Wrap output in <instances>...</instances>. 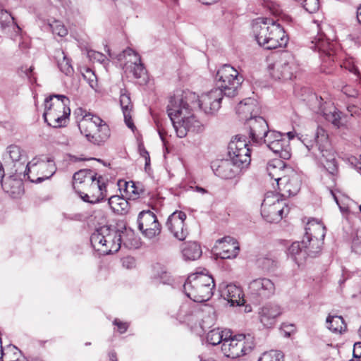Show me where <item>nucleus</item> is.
Instances as JSON below:
<instances>
[{
    "label": "nucleus",
    "mask_w": 361,
    "mask_h": 361,
    "mask_svg": "<svg viewBox=\"0 0 361 361\" xmlns=\"http://www.w3.org/2000/svg\"><path fill=\"white\" fill-rule=\"evenodd\" d=\"M11 25H16L18 29H20V27L14 22V18L12 16V15L6 10L0 9V26L3 29H5L6 27H9Z\"/></svg>",
    "instance_id": "nucleus-43"
},
{
    "label": "nucleus",
    "mask_w": 361,
    "mask_h": 361,
    "mask_svg": "<svg viewBox=\"0 0 361 361\" xmlns=\"http://www.w3.org/2000/svg\"><path fill=\"white\" fill-rule=\"evenodd\" d=\"M335 46L336 43L329 42L322 33H318L310 42V49L319 53L322 60L321 70L326 74L331 73L328 66H331L335 61Z\"/></svg>",
    "instance_id": "nucleus-11"
},
{
    "label": "nucleus",
    "mask_w": 361,
    "mask_h": 361,
    "mask_svg": "<svg viewBox=\"0 0 361 361\" xmlns=\"http://www.w3.org/2000/svg\"><path fill=\"white\" fill-rule=\"evenodd\" d=\"M263 269L267 270L271 269L274 267L276 266L275 262L269 258H264L262 262Z\"/></svg>",
    "instance_id": "nucleus-57"
},
{
    "label": "nucleus",
    "mask_w": 361,
    "mask_h": 361,
    "mask_svg": "<svg viewBox=\"0 0 361 361\" xmlns=\"http://www.w3.org/2000/svg\"><path fill=\"white\" fill-rule=\"evenodd\" d=\"M167 277V273L166 271H161V274H154V279L159 281L161 283H166V278Z\"/></svg>",
    "instance_id": "nucleus-59"
},
{
    "label": "nucleus",
    "mask_w": 361,
    "mask_h": 361,
    "mask_svg": "<svg viewBox=\"0 0 361 361\" xmlns=\"http://www.w3.org/2000/svg\"><path fill=\"white\" fill-rule=\"evenodd\" d=\"M80 198L85 202L96 204L106 197V186L101 176H96L82 190L77 191Z\"/></svg>",
    "instance_id": "nucleus-16"
},
{
    "label": "nucleus",
    "mask_w": 361,
    "mask_h": 361,
    "mask_svg": "<svg viewBox=\"0 0 361 361\" xmlns=\"http://www.w3.org/2000/svg\"><path fill=\"white\" fill-rule=\"evenodd\" d=\"M109 204L115 213L120 214L127 213L129 209L128 202L119 195L111 196L109 199Z\"/></svg>",
    "instance_id": "nucleus-38"
},
{
    "label": "nucleus",
    "mask_w": 361,
    "mask_h": 361,
    "mask_svg": "<svg viewBox=\"0 0 361 361\" xmlns=\"http://www.w3.org/2000/svg\"><path fill=\"white\" fill-rule=\"evenodd\" d=\"M220 246L219 255L222 259L235 258L239 252L240 247L238 242L230 236L225 237L217 241Z\"/></svg>",
    "instance_id": "nucleus-29"
},
{
    "label": "nucleus",
    "mask_w": 361,
    "mask_h": 361,
    "mask_svg": "<svg viewBox=\"0 0 361 361\" xmlns=\"http://www.w3.org/2000/svg\"><path fill=\"white\" fill-rule=\"evenodd\" d=\"M343 66L345 67V68L348 69L350 72L356 75L361 81V73H360L358 68L355 66L350 64L349 62H348L344 63ZM341 67L342 68L343 65H341Z\"/></svg>",
    "instance_id": "nucleus-52"
},
{
    "label": "nucleus",
    "mask_w": 361,
    "mask_h": 361,
    "mask_svg": "<svg viewBox=\"0 0 361 361\" xmlns=\"http://www.w3.org/2000/svg\"><path fill=\"white\" fill-rule=\"evenodd\" d=\"M325 234L326 228L321 221L311 219L307 222L302 245L308 248L310 257H315L320 252Z\"/></svg>",
    "instance_id": "nucleus-10"
},
{
    "label": "nucleus",
    "mask_w": 361,
    "mask_h": 361,
    "mask_svg": "<svg viewBox=\"0 0 361 361\" xmlns=\"http://www.w3.org/2000/svg\"><path fill=\"white\" fill-rule=\"evenodd\" d=\"M347 110L352 116H360L361 114V109L354 104L348 105Z\"/></svg>",
    "instance_id": "nucleus-54"
},
{
    "label": "nucleus",
    "mask_w": 361,
    "mask_h": 361,
    "mask_svg": "<svg viewBox=\"0 0 361 361\" xmlns=\"http://www.w3.org/2000/svg\"><path fill=\"white\" fill-rule=\"evenodd\" d=\"M200 361H216L212 357H206L203 355L200 356Z\"/></svg>",
    "instance_id": "nucleus-64"
},
{
    "label": "nucleus",
    "mask_w": 361,
    "mask_h": 361,
    "mask_svg": "<svg viewBox=\"0 0 361 361\" xmlns=\"http://www.w3.org/2000/svg\"><path fill=\"white\" fill-rule=\"evenodd\" d=\"M298 69L295 58L290 54L283 56L280 60L269 66L271 76L275 80H291Z\"/></svg>",
    "instance_id": "nucleus-14"
},
{
    "label": "nucleus",
    "mask_w": 361,
    "mask_h": 361,
    "mask_svg": "<svg viewBox=\"0 0 361 361\" xmlns=\"http://www.w3.org/2000/svg\"><path fill=\"white\" fill-rule=\"evenodd\" d=\"M231 336V331L229 329H222L216 328L209 331L207 334V341L212 345H216L224 343L225 338H228Z\"/></svg>",
    "instance_id": "nucleus-35"
},
{
    "label": "nucleus",
    "mask_w": 361,
    "mask_h": 361,
    "mask_svg": "<svg viewBox=\"0 0 361 361\" xmlns=\"http://www.w3.org/2000/svg\"><path fill=\"white\" fill-rule=\"evenodd\" d=\"M6 152L13 163V168L15 171L16 169H18L19 164H23L24 165H26L27 163L26 160V156L20 147L15 145H11L7 147Z\"/></svg>",
    "instance_id": "nucleus-36"
},
{
    "label": "nucleus",
    "mask_w": 361,
    "mask_h": 361,
    "mask_svg": "<svg viewBox=\"0 0 361 361\" xmlns=\"http://www.w3.org/2000/svg\"><path fill=\"white\" fill-rule=\"evenodd\" d=\"M53 34L60 37H64L68 34V30L64 25L59 20H54L49 24Z\"/></svg>",
    "instance_id": "nucleus-45"
},
{
    "label": "nucleus",
    "mask_w": 361,
    "mask_h": 361,
    "mask_svg": "<svg viewBox=\"0 0 361 361\" xmlns=\"http://www.w3.org/2000/svg\"><path fill=\"white\" fill-rule=\"evenodd\" d=\"M122 233L115 227L101 226L91 235L90 242L92 247L103 255L115 253L121 248Z\"/></svg>",
    "instance_id": "nucleus-7"
},
{
    "label": "nucleus",
    "mask_w": 361,
    "mask_h": 361,
    "mask_svg": "<svg viewBox=\"0 0 361 361\" xmlns=\"http://www.w3.org/2000/svg\"><path fill=\"white\" fill-rule=\"evenodd\" d=\"M135 261L132 257H126L122 259V265L126 269H131L135 267Z\"/></svg>",
    "instance_id": "nucleus-51"
},
{
    "label": "nucleus",
    "mask_w": 361,
    "mask_h": 361,
    "mask_svg": "<svg viewBox=\"0 0 361 361\" xmlns=\"http://www.w3.org/2000/svg\"><path fill=\"white\" fill-rule=\"evenodd\" d=\"M221 296L231 306H240L244 303L241 288L234 284H228L223 288L221 290Z\"/></svg>",
    "instance_id": "nucleus-28"
},
{
    "label": "nucleus",
    "mask_w": 361,
    "mask_h": 361,
    "mask_svg": "<svg viewBox=\"0 0 361 361\" xmlns=\"http://www.w3.org/2000/svg\"><path fill=\"white\" fill-rule=\"evenodd\" d=\"M120 105L123 114L124 121L126 126L131 130L135 128L131 117V111L133 109V104L130 97V94L127 93L126 90H121L120 94Z\"/></svg>",
    "instance_id": "nucleus-32"
},
{
    "label": "nucleus",
    "mask_w": 361,
    "mask_h": 361,
    "mask_svg": "<svg viewBox=\"0 0 361 361\" xmlns=\"http://www.w3.org/2000/svg\"><path fill=\"white\" fill-rule=\"evenodd\" d=\"M273 19L258 18L252 24V31L258 44L267 49L270 27Z\"/></svg>",
    "instance_id": "nucleus-23"
},
{
    "label": "nucleus",
    "mask_w": 361,
    "mask_h": 361,
    "mask_svg": "<svg viewBox=\"0 0 361 361\" xmlns=\"http://www.w3.org/2000/svg\"><path fill=\"white\" fill-rule=\"evenodd\" d=\"M212 169L216 176L223 179H231L243 169L231 159L217 160L212 164Z\"/></svg>",
    "instance_id": "nucleus-24"
},
{
    "label": "nucleus",
    "mask_w": 361,
    "mask_h": 361,
    "mask_svg": "<svg viewBox=\"0 0 361 361\" xmlns=\"http://www.w3.org/2000/svg\"><path fill=\"white\" fill-rule=\"evenodd\" d=\"M215 287L212 276L194 273L188 276L183 285L185 294L196 302L207 301L213 295Z\"/></svg>",
    "instance_id": "nucleus-5"
},
{
    "label": "nucleus",
    "mask_w": 361,
    "mask_h": 361,
    "mask_svg": "<svg viewBox=\"0 0 361 361\" xmlns=\"http://www.w3.org/2000/svg\"><path fill=\"white\" fill-rule=\"evenodd\" d=\"M125 185V190L126 191L127 193L135 195H137L138 194L137 191L136 190V187L133 182H126Z\"/></svg>",
    "instance_id": "nucleus-55"
},
{
    "label": "nucleus",
    "mask_w": 361,
    "mask_h": 361,
    "mask_svg": "<svg viewBox=\"0 0 361 361\" xmlns=\"http://www.w3.org/2000/svg\"><path fill=\"white\" fill-rule=\"evenodd\" d=\"M114 324L118 327V329L121 334L125 333L128 328V324L126 322H122L118 319H116L114 321Z\"/></svg>",
    "instance_id": "nucleus-53"
},
{
    "label": "nucleus",
    "mask_w": 361,
    "mask_h": 361,
    "mask_svg": "<svg viewBox=\"0 0 361 361\" xmlns=\"http://www.w3.org/2000/svg\"><path fill=\"white\" fill-rule=\"evenodd\" d=\"M83 77L92 88L94 89L97 86V77L92 70L87 69L85 73H83Z\"/></svg>",
    "instance_id": "nucleus-47"
},
{
    "label": "nucleus",
    "mask_w": 361,
    "mask_h": 361,
    "mask_svg": "<svg viewBox=\"0 0 361 361\" xmlns=\"http://www.w3.org/2000/svg\"><path fill=\"white\" fill-rule=\"evenodd\" d=\"M264 6L267 7L270 11V13L274 16H278L281 12L279 6L274 2L269 1H266L264 3Z\"/></svg>",
    "instance_id": "nucleus-49"
},
{
    "label": "nucleus",
    "mask_w": 361,
    "mask_h": 361,
    "mask_svg": "<svg viewBox=\"0 0 361 361\" xmlns=\"http://www.w3.org/2000/svg\"><path fill=\"white\" fill-rule=\"evenodd\" d=\"M327 328L335 333H341L345 331L346 325L341 316H329L326 318Z\"/></svg>",
    "instance_id": "nucleus-41"
},
{
    "label": "nucleus",
    "mask_w": 361,
    "mask_h": 361,
    "mask_svg": "<svg viewBox=\"0 0 361 361\" xmlns=\"http://www.w3.org/2000/svg\"><path fill=\"white\" fill-rule=\"evenodd\" d=\"M281 182L277 185L283 197L295 195L300 190L302 179L300 175L293 169L286 170V176L279 178Z\"/></svg>",
    "instance_id": "nucleus-19"
},
{
    "label": "nucleus",
    "mask_w": 361,
    "mask_h": 361,
    "mask_svg": "<svg viewBox=\"0 0 361 361\" xmlns=\"http://www.w3.org/2000/svg\"><path fill=\"white\" fill-rule=\"evenodd\" d=\"M56 172L54 161L42 156L35 157L26 165L19 164L16 169V174L23 175L33 183H41L50 178Z\"/></svg>",
    "instance_id": "nucleus-6"
},
{
    "label": "nucleus",
    "mask_w": 361,
    "mask_h": 361,
    "mask_svg": "<svg viewBox=\"0 0 361 361\" xmlns=\"http://www.w3.org/2000/svg\"><path fill=\"white\" fill-rule=\"evenodd\" d=\"M228 157L241 169H246L251 161L250 149L242 136L236 135L228 147Z\"/></svg>",
    "instance_id": "nucleus-13"
},
{
    "label": "nucleus",
    "mask_w": 361,
    "mask_h": 361,
    "mask_svg": "<svg viewBox=\"0 0 361 361\" xmlns=\"http://www.w3.org/2000/svg\"><path fill=\"white\" fill-rule=\"evenodd\" d=\"M218 87L202 94L199 106L207 114H216L221 107L223 97H234L238 93L243 77L229 64L223 65L216 74Z\"/></svg>",
    "instance_id": "nucleus-1"
},
{
    "label": "nucleus",
    "mask_w": 361,
    "mask_h": 361,
    "mask_svg": "<svg viewBox=\"0 0 361 361\" xmlns=\"http://www.w3.org/2000/svg\"><path fill=\"white\" fill-rule=\"evenodd\" d=\"M137 224L140 231L149 238L155 237L161 232L157 216L149 210H144L139 214Z\"/></svg>",
    "instance_id": "nucleus-20"
},
{
    "label": "nucleus",
    "mask_w": 361,
    "mask_h": 361,
    "mask_svg": "<svg viewBox=\"0 0 361 361\" xmlns=\"http://www.w3.org/2000/svg\"><path fill=\"white\" fill-rule=\"evenodd\" d=\"M269 32L270 35H269L267 49H274L286 45L288 42L287 36L283 28L277 20L273 19Z\"/></svg>",
    "instance_id": "nucleus-27"
},
{
    "label": "nucleus",
    "mask_w": 361,
    "mask_h": 361,
    "mask_svg": "<svg viewBox=\"0 0 361 361\" xmlns=\"http://www.w3.org/2000/svg\"><path fill=\"white\" fill-rule=\"evenodd\" d=\"M69 99L63 94H51L44 100V121L53 128L65 126L68 120L71 109Z\"/></svg>",
    "instance_id": "nucleus-4"
},
{
    "label": "nucleus",
    "mask_w": 361,
    "mask_h": 361,
    "mask_svg": "<svg viewBox=\"0 0 361 361\" xmlns=\"http://www.w3.org/2000/svg\"><path fill=\"white\" fill-rule=\"evenodd\" d=\"M289 212L286 203L277 196L267 194L262 204V215L270 223L278 222Z\"/></svg>",
    "instance_id": "nucleus-12"
},
{
    "label": "nucleus",
    "mask_w": 361,
    "mask_h": 361,
    "mask_svg": "<svg viewBox=\"0 0 361 361\" xmlns=\"http://www.w3.org/2000/svg\"><path fill=\"white\" fill-rule=\"evenodd\" d=\"M259 111L257 102L252 98H246L239 102L236 107V113L243 120L248 121L250 117H255L254 114Z\"/></svg>",
    "instance_id": "nucleus-30"
},
{
    "label": "nucleus",
    "mask_w": 361,
    "mask_h": 361,
    "mask_svg": "<svg viewBox=\"0 0 361 361\" xmlns=\"http://www.w3.org/2000/svg\"><path fill=\"white\" fill-rule=\"evenodd\" d=\"M126 59L123 68L126 73H132L137 79L142 78L145 80L147 71L141 62L140 56L132 49H125L121 54H119L118 59L122 61Z\"/></svg>",
    "instance_id": "nucleus-18"
},
{
    "label": "nucleus",
    "mask_w": 361,
    "mask_h": 361,
    "mask_svg": "<svg viewBox=\"0 0 361 361\" xmlns=\"http://www.w3.org/2000/svg\"><path fill=\"white\" fill-rule=\"evenodd\" d=\"M80 133L94 145H101L110 137L108 125L99 116L86 114L78 123Z\"/></svg>",
    "instance_id": "nucleus-8"
},
{
    "label": "nucleus",
    "mask_w": 361,
    "mask_h": 361,
    "mask_svg": "<svg viewBox=\"0 0 361 361\" xmlns=\"http://www.w3.org/2000/svg\"><path fill=\"white\" fill-rule=\"evenodd\" d=\"M5 176L4 169L2 166L1 163L0 162V182H1L2 179Z\"/></svg>",
    "instance_id": "nucleus-62"
},
{
    "label": "nucleus",
    "mask_w": 361,
    "mask_h": 361,
    "mask_svg": "<svg viewBox=\"0 0 361 361\" xmlns=\"http://www.w3.org/2000/svg\"><path fill=\"white\" fill-rule=\"evenodd\" d=\"M254 338L250 334H238L224 339L221 345L224 355L232 359L250 353L255 347Z\"/></svg>",
    "instance_id": "nucleus-9"
},
{
    "label": "nucleus",
    "mask_w": 361,
    "mask_h": 361,
    "mask_svg": "<svg viewBox=\"0 0 361 361\" xmlns=\"http://www.w3.org/2000/svg\"><path fill=\"white\" fill-rule=\"evenodd\" d=\"M202 312L191 302L183 303L177 312V319L192 328L195 326Z\"/></svg>",
    "instance_id": "nucleus-26"
},
{
    "label": "nucleus",
    "mask_w": 361,
    "mask_h": 361,
    "mask_svg": "<svg viewBox=\"0 0 361 361\" xmlns=\"http://www.w3.org/2000/svg\"><path fill=\"white\" fill-rule=\"evenodd\" d=\"M352 249L354 252L361 254V229L357 231L356 235L353 240Z\"/></svg>",
    "instance_id": "nucleus-48"
},
{
    "label": "nucleus",
    "mask_w": 361,
    "mask_h": 361,
    "mask_svg": "<svg viewBox=\"0 0 361 361\" xmlns=\"http://www.w3.org/2000/svg\"><path fill=\"white\" fill-rule=\"evenodd\" d=\"M200 2H201L203 4H212V3L216 2L217 0H198Z\"/></svg>",
    "instance_id": "nucleus-63"
},
{
    "label": "nucleus",
    "mask_w": 361,
    "mask_h": 361,
    "mask_svg": "<svg viewBox=\"0 0 361 361\" xmlns=\"http://www.w3.org/2000/svg\"><path fill=\"white\" fill-rule=\"evenodd\" d=\"M140 154L142 157L145 159V169L149 166L150 164V157L149 152L145 149V148H140Z\"/></svg>",
    "instance_id": "nucleus-56"
},
{
    "label": "nucleus",
    "mask_w": 361,
    "mask_h": 361,
    "mask_svg": "<svg viewBox=\"0 0 361 361\" xmlns=\"http://www.w3.org/2000/svg\"><path fill=\"white\" fill-rule=\"evenodd\" d=\"M353 357L355 359H361V342H357L354 344Z\"/></svg>",
    "instance_id": "nucleus-58"
},
{
    "label": "nucleus",
    "mask_w": 361,
    "mask_h": 361,
    "mask_svg": "<svg viewBox=\"0 0 361 361\" xmlns=\"http://www.w3.org/2000/svg\"><path fill=\"white\" fill-rule=\"evenodd\" d=\"M342 92L348 97H355L357 95V90L354 87L345 85L342 88Z\"/></svg>",
    "instance_id": "nucleus-50"
},
{
    "label": "nucleus",
    "mask_w": 361,
    "mask_h": 361,
    "mask_svg": "<svg viewBox=\"0 0 361 361\" xmlns=\"http://www.w3.org/2000/svg\"><path fill=\"white\" fill-rule=\"evenodd\" d=\"M298 139L312 157L322 162L325 160L327 164L332 165L331 173L336 171V165L334 151L331 147L329 135L325 129L322 127H317L312 135H301L298 136Z\"/></svg>",
    "instance_id": "nucleus-3"
},
{
    "label": "nucleus",
    "mask_w": 361,
    "mask_h": 361,
    "mask_svg": "<svg viewBox=\"0 0 361 361\" xmlns=\"http://www.w3.org/2000/svg\"><path fill=\"white\" fill-rule=\"evenodd\" d=\"M265 143L268 148L283 159H288L290 154V147L288 140L285 135L276 130H270L264 137L262 143Z\"/></svg>",
    "instance_id": "nucleus-17"
},
{
    "label": "nucleus",
    "mask_w": 361,
    "mask_h": 361,
    "mask_svg": "<svg viewBox=\"0 0 361 361\" xmlns=\"http://www.w3.org/2000/svg\"><path fill=\"white\" fill-rule=\"evenodd\" d=\"M357 19L358 23L361 25V4L357 7Z\"/></svg>",
    "instance_id": "nucleus-60"
},
{
    "label": "nucleus",
    "mask_w": 361,
    "mask_h": 361,
    "mask_svg": "<svg viewBox=\"0 0 361 361\" xmlns=\"http://www.w3.org/2000/svg\"><path fill=\"white\" fill-rule=\"evenodd\" d=\"M319 113L322 114L324 118L331 122L334 126L339 128L341 125V112L336 107L331 105L328 109H320Z\"/></svg>",
    "instance_id": "nucleus-40"
},
{
    "label": "nucleus",
    "mask_w": 361,
    "mask_h": 361,
    "mask_svg": "<svg viewBox=\"0 0 361 361\" xmlns=\"http://www.w3.org/2000/svg\"><path fill=\"white\" fill-rule=\"evenodd\" d=\"M166 111L178 137H185L189 132L203 131L204 125L196 118L192 109L183 99L171 97Z\"/></svg>",
    "instance_id": "nucleus-2"
},
{
    "label": "nucleus",
    "mask_w": 361,
    "mask_h": 361,
    "mask_svg": "<svg viewBox=\"0 0 361 361\" xmlns=\"http://www.w3.org/2000/svg\"><path fill=\"white\" fill-rule=\"evenodd\" d=\"M288 169H292L290 166H287L285 162L279 159H275L270 161L267 166V171L269 176L271 179H274L276 181V184L281 182L279 178H282L283 176H286V170Z\"/></svg>",
    "instance_id": "nucleus-31"
},
{
    "label": "nucleus",
    "mask_w": 361,
    "mask_h": 361,
    "mask_svg": "<svg viewBox=\"0 0 361 361\" xmlns=\"http://www.w3.org/2000/svg\"><path fill=\"white\" fill-rule=\"evenodd\" d=\"M0 184L1 185L3 190L11 195H14L18 192L16 189L18 190L21 185L20 181L13 179L11 176H9L5 180L2 179Z\"/></svg>",
    "instance_id": "nucleus-42"
},
{
    "label": "nucleus",
    "mask_w": 361,
    "mask_h": 361,
    "mask_svg": "<svg viewBox=\"0 0 361 361\" xmlns=\"http://www.w3.org/2000/svg\"><path fill=\"white\" fill-rule=\"evenodd\" d=\"M186 214L181 211H176L168 218L166 226L173 235L179 240H184L188 235L185 228Z\"/></svg>",
    "instance_id": "nucleus-22"
},
{
    "label": "nucleus",
    "mask_w": 361,
    "mask_h": 361,
    "mask_svg": "<svg viewBox=\"0 0 361 361\" xmlns=\"http://www.w3.org/2000/svg\"><path fill=\"white\" fill-rule=\"evenodd\" d=\"M249 129L250 138L257 144H262L264 137L269 133V126L266 120L262 116L250 117L246 121Z\"/></svg>",
    "instance_id": "nucleus-21"
},
{
    "label": "nucleus",
    "mask_w": 361,
    "mask_h": 361,
    "mask_svg": "<svg viewBox=\"0 0 361 361\" xmlns=\"http://www.w3.org/2000/svg\"><path fill=\"white\" fill-rule=\"evenodd\" d=\"M274 283L267 278H258L252 280L247 287V294L250 298L256 303L269 299L275 293Z\"/></svg>",
    "instance_id": "nucleus-15"
},
{
    "label": "nucleus",
    "mask_w": 361,
    "mask_h": 361,
    "mask_svg": "<svg viewBox=\"0 0 361 361\" xmlns=\"http://www.w3.org/2000/svg\"><path fill=\"white\" fill-rule=\"evenodd\" d=\"M288 255L292 257L298 264L302 263L307 255L310 256L308 248L303 246L302 241L293 243L288 249Z\"/></svg>",
    "instance_id": "nucleus-34"
},
{
    "label": "nucleus",
    "mask_w": 361,
    "mask_h": 361,
    "mask_svg": "<svg viewBox=\"0 0 361 361\" xmlns=\"http://www.w3.org/2000/svg\"><path fill=\"white\" fill-rule=\"evenodd\" d=\"M55 57L57 60L58 67L62 73L66 75L73 73V68L71 63V60L67 57L63 51H56Z\"/></svg>",
    "instance_id": "nucleus-39"
},
{
    "label": "nucleus",
    "mask_w": 361,
    "mask_h": 361,
    "mask_svg": "<svg viewBox=\"0 0 361 361\" xmlns=\"http://www.w3.org/2000/svg\"><path fill=\"white\" fill-rule=\"evenodd\" d=\"M97 176V173L90 169H81L73 174V188L75 190H82L87 183L94 180Z\"/></svg>",
    "instance_id": "nucleus-33"
},
{
    "label": "nucleus",
    "mask_w": 361,
    "mask_h": 361,
    "mask_svg": "<svg viewBox=\"0 0 361 361\" xmlns=\"http://www.w3.org/2000/svg\"><path fill=\"white\" fill-rule=\"evenodd\" d=\"M109 360L110 361H117V355L115 352H111L109 354Z\"/></svg>",
    "instance_id": "nucleus-61"
},
{
    "label": "nucleus",
    "mask_w": 361,
    "mask_h": 361,
    "mask_svg": "<svg viewBox=\"0 0 361 361\" xmlns=\"http://www.w3.org/2000/svg\"><path fill=\"white\" fill-rule=\"evenodd\" d=\"M283 355L280 351L270 350L265 352L258 359V361H283Z\"/></svg>",
    "instance_id": "nucleus-44"
},
{
    "label": "nucleus",
    "mask_w": 361,
    "mask_h": 361,
    "mask_svg": "<svg viewBox=\"0 0 361 361\" xmlns=\"http://www.w3.org/2000/svg\"><path fill=\"white\" fill-rule=\"evenodd\" d=\"M182 254L185 260H196L202 255V250L196 242H188L183 244Z\"/></svg>",
    "instance_id": "nucleus-37"
},
{
    "label": "nucleus",
    "mask_w": 361,
    "mask_h": 361,
    "mask_svg": "<svg viewBox=\"0 0 361 361\" xmlns=\"http://www.w3.org/2000/svg\"><path fill=\"white\" fill-rule=\"evenodd\" d=\"M89 58L93 61L100 63H105L107 61V59L104 54L101 52L90 50L87 52Z\"/></svg>",
    "instance_id": "nucleus-46"
},
{
    "label": "nucleus",
    "mask_w": 361,
    "mask_h": 361,
    "mask_svg": "<svg viewBox=\"0 0 361 361\" xmlns=\"http://www.w3.org/2000/svg\"><path fill=\"white\" fill-rule=\"evenodd\" d=\"M280 305L268 303L259 309L258 314L260 323L266 328H271L275 325L276 319L282 314Z\"/></svg>",
    "instance_id": "nucleus-25"
}]
</instances>
